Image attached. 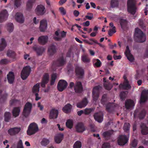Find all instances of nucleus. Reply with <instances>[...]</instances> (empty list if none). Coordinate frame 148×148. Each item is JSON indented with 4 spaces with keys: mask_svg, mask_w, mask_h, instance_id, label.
Segmentation results:
<instances>
[{
    "mask_svg": "<svg viewBox=\"0 0 148 148\" xmlns=\"http://www.w3.org/2000/svg\"><path fill=\"white\" fill-rule=\"evenodd\" d=\"M148 99V90H143L142 91L140 99V103L145 102Z\"/></svg>",
    "mask_w": 148,
    "mask_h": 148,
    "instance_id": "2eb2a0df",
    "label": "nucleus"
},
{
    "mask_svg": "<svg viewBox=\"0 0 148 148\" xmlns=\"http://www.w3.org/2000/svg\"><path fill=\"white\" fill-rule=\"evenodd\" d=\"M47 21L42 20L40 21L39 29L40 32H44L47 28Z\"/></svg>",
    "mask_w": 148,
    "mask_h": 148,
    "instance_id": "a878e982",
    "label": "nucleus"
},
{
    "mask_svg": "<svg viewBox=\"0 0 148 148\" xmlns=\"http://www.w3.org/2000/svg\"><path fill=\"white\" fill-rule=\"evenodd\" d=\"M20 110L19 107H15L12 110V114L13 116L16 117L18 116L19 114Z\"/></svg>",
    "mask_w": 148,
    "mask_h": 148,
    "instance_id": "e433bc0d",
    "label": "nucleus"
},
{
    "mask_svg": "<svg viewBox=\"0 0 148 148\" xmlns=\"http://www.w3.org/2000/svg\"><path fill=\"white\" fill-rule=\"evenodd\" d=\"M8 14L6 10H3L0 13V23H2L7 19Z\"/></svg>",
    "mask_w": 148,
    "mask_h": 148,
    "instance_id": "f3484780",
    "label": "nucleus"
},
{
    "mask_svg": "<svg viewBox=\"0 0 148 148\" xmlns=\"http://www.w3.org/2000/svg\"><path fill=\"white\" fill-rule=\"evenodd\" d=\"M4 120L6 122H9L11 118V113L9 112H6L4 115Z\"/></svg>",
    "mask_w": 148,
    "mask_h": 148,
    "instance_id": "ea45409f",
    "label": "nucleus"
},
{
    "mask_svg": "<svg viewBox=\"0 0 148 148\" xmlns=\"http://www.w3.org/2000/svg\"><path fill=\"white\" fill-rule=\"evenodd\" d=\"M40 84L37 83L34 85L32 88V92L34 94L38 93L39 91Z\"/></svg>",
    "mask_w": 148,
    "mask_h": 148,
    "instance_id": "58836bf2",
    "label": "nucleus"
},
{
    "mask_svg": "<svg viewBox=\"0 0 148 148\" xmlns=\"http://www.w3.org/2000/svg\"><path fill=\"white\" fill-rule=\"evenodd\" d=\"M134 106V101L131 99H127L125 102V106L127 109H132Z\"/></svg>",
    "mask_w": 148,
    "mask_h": 148,
    "instance_id": "5701e85b",
    "label": "nucleus"
},
{
    "mask_svg": "<svg viewBox=\"0 0 148 148\" xmlns=\"http://www.w3.org/2000/svg\"><path fill=\"white\" fill-rule=\"evenodd\" d=\"M33 50L35 52L38 56H41L45 51V49L43 47L36 45H34L32 47Z\"/></svg>",
    "mask_w": 148,
    "mask_h": 148,
    "instance_id": "0eeeda50",
    "label": "nucleus"
},
{
    "mask_svg": "<svg viewBox=\"0 0 148 148\" xmlns=\"http://www.w3.org/2000/svg\"><path fill=\"white\" fill-rule=\"evenodd\" d=\"M120 24L121 28L124 29L127 25V21L126 20L121 19L120 20Z\"/></svg>",
    "mask_w": 148,
    "mask_h": 148,
    "instance_id": "a19ab883",
    "label": "nucleus"
},
{
    "mask_svg": "<svg viewBox=\"0 0 148 148\" xmlns=\"http://www.w3.org/2000/svg\"><path fill=\"white\" fill-rule=\"evenodd\" d=\"M56 77L57 75L56 73H54L51 75L50 82L51 85H52L54 84Z\"/></svg>",
    "mask_w": 148,
    "mask_h": 148,
    "instance_id": "a18cd8bd",
    "label": "nucleus"
},
{
    "mask_svg": "<svg viewBox=\"0 0 148 148\" xmlns=\"http://www.w3.org/2000/svg\"><path fill=\"white\" fill-rule=\"evenodd\" d=\"M75 73L77 78L79 79H83L84 76V70L82 67L76 66L75 69Z\"/></svg>",
    "mask_w": 148,
    "mask_h": 148,
    "instance_id": "39448f33",
    "label": "nucleus"
},
{
    "mask_svg": "<svg viewBox=\"0 0 148 148\" xmlns=\"http://www.w3.org/2000/svg\"><path fill=\"white\" fill-rule=\"evenodd\" d=\"M82 60L83 62L85 63H88L90 61L88 56L86 55H84L82 56Z\"/></svg>",
    "mask_w": 148,
    "mask_h": 148,
    "instance_id": "37998d69",
    "label": "nucleus"
},
{
    "mask_svg": "<svg viewBox=\"0 0 148 148\" xmlns=\"http://www.w3.org/2000/svg\"><path fill=\"white\" fill-rule=\"evenodd\" d=\"M124 81L123 84H121L119 86V87L120 89H123L125 90H128L130 89L131 86L129 84V82L127 79L126 77H124Z\"/></svg>",
    "mask_w": 148,
    "mask_h": 148,
    "instance_id": "ddd939ff",
    "label": "nucleus"
},
{
    "mask_svg": "<svg viewBox=\"0 0 148 148\" xmlns=\"http://www.w3.org/2000/svg\"><path fill=\"white\" fill-rule=\"evenodd\" d=\"M67 84V83L66 81L62 79L60 80L57 85L58 90L59 91L62 92L66 88Z\"/></svg>",
    "mask_w": 148,
    "mask_h": 148,
    "instance_id": "6e6552de",
    "label": "nucleus"
},
{
    "mask_svg": "<svg viewBox=\"0 0 148 148\" xmlns=\"http://www.w3.org/2000/svg\"><path fill=\"white\" fill-rule=\"evenodd\" d=\"M35 11L36 14L38 15H42L46 12L45 6L42 5H38Z\"/></svg>",
    "mask_w": 148,
    "mask_h": 148,
    "instance_id": "9d476101",
    "label": "nucleus"
},
{
    "mask_svg": "<svg viewBox=\"0 0 148 148\" xmlns=\"http://www.w3.org/2000/svg\"><path fill=\"white\" fill-rule=\"evenodd\" d=\"M38 130L37 125L35 123H33L30 124L27 131L28 135H31L35 134Z\"/></svg>",
    "mask_w": 148,
    "mask_h": 148,
    "instance_id": "20e7f679",
    "label": "nucleus"
},
{
    "mask_svg": "<svg viewBox=\"0 0 148 148\" xmlns=\"http://www.w3.org/2000/svg\"><path fill=\"white\" fill-rule=\"evenodd\" d=\"M129 140L126 135H120L119 136L118 139V143L120 145H123L126 144Z\"/></svg>",
    "mask_w": 148,
    "mask_h": 148,
    "instance_id": "1a4fd4ad",
    "label": "nucleus"
},
{
    "mask_svg": "<svg viewBox=\"0 0 148 148\" xmlns=\"http://www.w3.org/2000/svg\"><path fill=\"white\" fill-rule=\"evenodd\" d=\"M66 32L63 31L60 33L61 37L55 36L53 37V38L56 41H60L62 40V38H64L66 37Z\"/></svg>",
    "mask_w": 148,
    "mask_h": 148,
    "instance_id": "c9c22d12",
    "label": "nucleus"
},
{
    "mask_svg": "<svg viewBox=\"0 0 148 148\" xmlns=\"http://www.w3.org/2000/svg\"><path fill=\"white\" fill-rule=\"evenodd\" d=\"M95 120L99 123H101L103 120V114L101 112H97L94 115Z\"/></svg>",
    "mask_w": 148,
    "mask_h": 148,
    "instance_id": "a211bd4d",
    "label": "nucleus"
},
{
    "mask_svg": "<svg viewBox=\"0 0 148 148\" xmlns=\"http://www.w3.org/2000/svg\"><path fill=\"white\" fill-rule=\"evenodd\" d=\"M125 54L127 59L130 62H132L134 60V58L133 56L131 54L130 51L129 49V47L127 45L125 52Z\"/></svg>",
    "mask_w": 148,
    "mask_h": 148,
    "instance_id": "dca6fc26",
    "label": "nucleus"
},
{
    "mask_svg": "<svg viewBox=\"0 0 148 148\" xmlns=\"http://www.w3.org/2000/svg\"><path fill=\"white\" fill-rule=\"evenodd\" d=\"M31 71V68L29 66H27L23 68L21 73V77L23 80H25L27 78Z\"/></svg>",
    "mask_w": 148,
    "mask_h": 148,
    "instance_id": "423d86ee",
    "label": "nucleus"
},
{
    "mask_svg": "<svg viewBox=\"0 0 148 148\" xmlns=\"http://www.w3.org/2000/svg\"><path fill=\"white\" fill-rule=\"evenodd\" d=\"M1 42L0 43V51L3 50L7 46V43L4 38L1 39Z\"/></svg>",
    "mask_w": 148,
    "mask_h": 148,
    "instance_id": "4c0bfd02",
    "label": "nucleus"
},
{
    "mask_svg": "<svg viewBox=\"0 0 148 148\" xmlns=\"http://www.w3.org/2000/svg\"><path fill=\"white\" fill-rule=\"evenodd\" d=\"M146 113V111L143 110L139 113L138 116L140 119H143L145 117Z\"/></svg>",
    "mask_w": 148,
    "mask_h": 148,
    "instance_id": "864d4df0",
    "label": "nucleus"
},
{
    "mask_svg": "<svg viewBox=\"0 0 148 148\" xmlns=\"http://www.w3.org/2000/svg\"><path fill=\"white\" fill-rule=\"evenodd\" d=\"M116 105L114 103H109L106 105V110L109 113H112L115 110Z\"/></svg>",
    "mask_w": 148,
    "mask_h": 148,
    "instance_id": "4468645a",
    "label": "nucleus"
},
{
    "mask_svg": "<svg viewBox=\"0 0 148 148\" xmlns=\"http://www.w3.org/2000/svg\"><path fill=\"white\" fill-rule=\"evenodd\" d=\"M141 132L143 135H146L148 134V127L145 124L142 123L140 125Z\"/></svg>",
    "mask_w": 148,
    "mask_h": 148,
    "instance_id": "c756f323",
    "label": "nucleus"
},
{
    "mask_svg": "<svg viewBox=\"0 0 148 148\" xmlns=\"http://www.w3.org/2000/svg\"><path fill=\"white\" fill-rule=\"evenodd\" d=\"M116 32L115 27H113L112 29H110L108 32V35L111 36L113 33Z\"/></svg>",
    "mask_w": 148,
    "mask_h": 148,
    "instance_id": "603ef678",
    "label": "nucleus"
},
{
    "mask_svg": "<svg viewBox=\"0 0 148 148\" xmlns=\"http://www.w3.org/2000/svg\"><path fill=\"white\" fill-rule=\"evenodd\" d=\"M94 109L92 108H86L84 110V114L85 115H88Z\"/></svg>",
    "mask_w": 148,
    "mask_h": 148,
    "instance_id": "5fc2aeb1",
    "label": "nucleus"
},
{
    "mask_svg": "<svg viewBox=\"0 0 148 148\" xmlns=\"http://www.w3.org/2000/svg\"><path fill=\"white\" fill-rule=\"evenodd\" d=\"M58 114V111L54 108L52 109L50 112L49 118L50 119H56Z\"/></svg>",
    "mask_w": 148,
    "mask_h": 148,
    "instance_id": "6ab92c4d",
    "label": "nucleus"
},
{
    "mask_svg": "<svg viewBox=\"0 0 148 148\" xmlns=\"http://www.w3.org/2000/svg\"><path fill=\"white\" fill-rule=\"evenodd\" d=\"M21 0H15V5L18 7L19 6L21 5Z\"/></svg>",
    "mask_w": 148,
    "mask_h": 148,
    "instance_id": "774afa93",
    "label": "nucleus"
},
{
    "mask_svg": "<svg viewBox=\"0 0 148 148\" xmlns=\"http://www.w3.org/2000/svg\"><path fill=\"white\" fill-rule=\"evenodd\" d=\"M66 125L67 128L69 129H71L73 126V122L70 119H68L66 123Z\"/></svg>",
    "mask_w": 148,
    "mask_h": 148,
    "instance_id": "79ce46f5",
    "label": "nucleus"
},
{
    "mask_svg": "<svg viewBox=\"0 0 148 148\" xmlns=\"http://www.w3.org/2000/svg\"><path fill=\"white\" fill-rule=\"evenodd\" d=\"M110 144L108 143H104L101 147L102 148H110Z\"/></svg>",
    "mask_w": 148,
    "mask_h": 148,
    "instance_id": "69168bd1",
    "label": "nucleus"
},
{
    "mask_svg": "<svg viewBox=\"0 0 148 148\" xmlns=\"http://www.w3.org/2000/svg\"><path fill=\"white\" fill-rule=\"evenodd\" d=\"M82 146L81 142L79 141H77L75 142L73 145V148H81Z\"/></svg>",
    "mask_w": 148,
    "mask_h": 148,
    "instance_id": "8fccbe9b",
    "label": "nucleus"
},
{
    "mask_svg": "<svg viewBox=\"0 0 148 148\" xmlns=\"http://www.w3.org/2000/svg\"><path fill=\"white\" fill-rule=\"evenodd\" d=\"M21 130L20 127H14L11 128L8 131V133L11 136H13L18 134Z\"/></svg>",
    "mask_w": 148,
    "mask_h": 148,
    "instance_id": "b1692460",
    "label": "nucleus"
},
{
    "mask_svg": "<svg viewBox=\"0 0 148 148\" xmlns=\"http://www.w3.org/2000/svg\"><path fill=\"white\" fill-rule=\"evenodd\" d=\"M104 88L106 90H110L111 89V87L110 86V84L108 82H105L103 84Z\"/></svg>",
    "mask_w": 148,
    "mask_h": 148,
    "instance_id": "6e6d98bb",
    "label": "nucleus"
},
{
    "mask_svg": "<svg viewBox=\"0 0 148 148\" xmlns=\"http://www.w3.org/2000/svg\"><path fill=\"white\" fill-rule=\"evenodd\" d=\"M63 138V134L62 133L59 134L54 137L55 141L57 143H60L62 141Z\"/></svg>",
    "mask_w": 148,
    "mask_h": 148,
    "instance_id": "2f4dec72",
    "label": "nucleus"
},
{
    "mask_svg": "<svg viewBox=\"0 0 148 148\" xmlns=\"http://www.w3.org/2000/svg\"><path fill=\"white\" fill-rule=\"evenodd\" d=\"M32 108V105L31 103L28 102H27L24 107L23 112V116L25 118L27 117L31 112Z\"/></svg>",
    "mask_w": 148,
    "mask_h": 148,
    "instance_id": "7ed1b4c3",
    "label": "nucleus"
},
{
    "mask_svg": "<svg viewBox=\"0 0 148 148\" xmlns=\"http://www.w3.org/2000/svg\"><path fill=\"white\" fill-rule=\"evenodd\" d=\"M49 80V75L47 73H45L43 75L41 82L39 84H41L42 87L45 88L46 84L48 82Z\"/></svg>",
    "mask_w": 148,
    "mask_h": 148,
    "instance_id": "aec40b11",
    "label": "nucleus"
},
{
    "mask_svg": "<svg viewBox=\"0 0 148 148\" xmlns=\"http://www.w3.org/2000/svg\"><path fill=\"white\" fill-rule=\"evenodd\" d=\"M7 78L8 83L10 84H13L15 78L14 73L10 72L7 75Z\"/></svg>",
    "mask_w": 148,
    "mask_h": 148,
    "instance_id": "c85d7f7f",
    "label": "nucleus"
},
{
    "mask_svg": "<svg viewBox=\"0 0 148 148\" xmlns=\"http://www.w3.org/2000/svg\"><path fill=\"white\" fill-rule=\"evenodd\" d=\"M106 101V95L104 94L102 97V98L101 100V103L102 104L104 105L105 104Z\"/></svg>",
    "mask_w": 148,
    "mask_h": 148,
    "instance_id": "13d9d810",
    "label": "nucleus"
},
{
    "mask_svg": "<svg viewBox=\"0 0 148 148\" xmlns=\"http://www.w3.org/2000/svg\"><path fill=\"white\" fill-rule=\"evenodd\" d=\"M66 63V60L63 56L58 58L55 62V64L58 66H61L64 65Z\"/></svg>",
    "mask_w": 148,
    "mask_h": 148,
    "instance_id": "4be33fe9",
    "label": "nucleus"
},
{
    "mask_svg": "<svg viewBox=\"0 0 148 148\" xmlns=\"http://www.w3.org/2000/svg\"><path fill=\"white\" fill-rule=\"evenodd\" d=\"M118 5L119 1L118 0H111V6L112 8L117 7Z\"/></svg>",
    "mask_w": 148,
    "mask_h": 148,
    "instance_id": "de8ad7c7",
    "label": "nucleus"
},
{
    "mask_svg": "<svg viewBox=\"0 0 148 148\" xmlns=\"http://www.w3.org/2000/svg\"><path fill=\"white\" fill-rule=\"evenodd\" d=\"M48 39V37L47 36H42L39 37L38 41L40 44L44 45L47 42Z\"/></svg>",
    "mask_w": 148,
    "mask_h": 148,
    "instance_id": "412c9836",
    "label": "nucleus"
},
{
    "mask_svg": "<svg viewBox=\"0 0 148 148\" xmlns=\"http://www.w3.org/2000/svg\"><path fill=\"white\" fill-rule=\"evenodd\" d=\"M112 133L110 131H106L103 133V136L105 140H108L110 139Z\"/></svg>",
    "mask_w": 148,
    "mask_h": 148,
    "instance_id": "f704fd0d",
    "label": "nucleus"
},
{
    "mask_svg": "<svg viewBox=\"0 0 148 148\" xmlns=\"http://www.w3.org/2000/svg\"><path fill=\"white\" fill-rule=\"evenodd\" d=\"M126 96V92L124 91L121 92L120 95V98L122 100L125 99Z\"/></svg>",
    "mask_w": 148,
    "mask_h": 148,
    "instance_id": "bf43d9fd",
    "label": "nucleus"
},
{
    "mask_svg": "<svg viewBox=\"0 0 148 148\" xmlns=\"http://www.w3.org/2000/svg\"><path fill=\"white\" fill-rule=\"evenodd\" d=\"M88 103V101L86 97L84 98L82 101L78 103L77 104V107L82 108L85 107Z\"/></svg>",
    "mask_w": 148,
    "mask_h": 148,
    "instance_id": "bb28decb",
    "label": "nucleus"
},
{
    "mask_svg": "<svg viewBox=\"0 0 148 148\" xmlns=\"http://www.w3.org/2000/svg\"><path fill=\"white\" fill-rule=\"evenodd\" d=\"M131 147H135L137 145V141L136 140L134 139L131 143Z\"/></svg>",
    "mask_w": 148,
    "mask_h": 148,
    "instance_id": "680f3d73",
    "label": "nucleus"
},
{
    "mask_svg": "<svg viewBox=\"0 0 148 148\" xmlns=\"http://www.w3.org/2000/svg\"><path fill=\"white\" fill-rule=\"evenodd\" d=\"M76 93H81L83 90V87L81 82H77L75 84L74 88Z\"/></svg>",
    "mask_w": 148,
    "mask_h": 148,
    "instance_id": "f8f14e48",
    "label": "nucleus"
},
{
    "mask_svg": "<svg viewBox=\"0 0 148 148\" xmlns=\"http://www.w3.org/2000/svg\"><path fill=\"white\" fill-rule=\"evenodd\" d=\"M49 139L46 138H44L42 139L41 143L42 146H45L49 143Z\"/></svg>",
    "mask_w": 148,
    "mask_h": 148,
    "instance_id": "c03bdc74",
    "label": "nucleus"
},
{
    "mask_svg": "<svg viewBox=\"0 0 148 148\" xmlns=\"http://www.w3.org/2000/svg\"><path fill=\"white\" fill-rule=\"evenodd\" d=\"M127 10L129 12L134 15L136 12L135 0H128L127 2Z\"/></svg>",
    "mask_w": 148,
    "mask_h": 148,
    "instance_id": "f03ea898",
    "label": "nucleus"
},
{
    "mask_svg": "<svg viewBox=\"0 0 148 148\" xmlns=\"http://www.w3.org/2000/svg\"><path fill=\"white\" fill-rule=\"evenodd\" d=\"M59 10L60 13L62 15H65L66 14V11L63 7H61L60 8Z\"/></svg>",
    "mask_w": 148,
    "mask_h": 148,
    "instance_id": "338daca9",
    "label": "nucleus"
},
{
    "mask_svg": "<svg viewBox=\"0 0 148 148\" xmlns=\"http://www.w3.org/2000/svg\"><path fill=\"white\" fill-rule=\"evenodd\" d=\"M7 26L8 30L9 32H11L13 31L14 29V26L12 23H8L7 24Z\"/></svg>",
    "mask_w": 148,
    "mask_h": 148,
    "instance_id": "49530a36",
    "label": "nucleus"
},
{
    "mask_svg": "<svg viewBox=\"0 0 148 148\" xmlns=\"http://www.w3.org/2000/svg\"><path fill=\"white\" fill-rule=\"evenodd\" d=\"M36 0H28L26 3V10L30 11L32 9Z\"/></svg>",
    "mask_w": 148,
    "mask_h": 148,
    "instance_id": "7c9ffc66",
    "label": "nucleus"
},
{
    "mask_svg": "<svg viewBox=\"0 0 148 148\" xmlns=\"http://www.w3.org/2000/svg\"><path fill=\"white\" fill-rule=\"evenodd\" d=\"M9 62V60L7 59H4L1 60L0 63L1 64H7Z\"/></svg>",
    "mask_w": 148,
    "mask_h": 148,
    "instance_id": "0e129e2a",
    "label": "nucleus"
},
{
    "mask_svg": "<svg viewBox=\"0 0 148 148\" xmlns=\"http://www.w3.org/2000/svg\"><path fill=\"white\" fill-rule=\"evenodd\" d=\"M15 18L18 22L23 23L24 21V18L23 15L21 13L17 12L15 15Z\"/></svg>",
    "mask_w": 148,
    "mask_h": 148,
    "instance_id": "cd10ccee",
    "label": "nucleus"
},
{
    "mask_svg": "<svg viewBox=\"0 0 148 148\" xmlns=\"http://www.w3.org/2000/svg\"><path fill=\"white\" fill-rule=\"evenodd\" d=\"M76 131L78 132H82L85 130L84 124L82 123H79L75 127Z\"/></svg>",
    "mask_w": 148,
    "mask_h": 148,
    "instance_id": "393cba45",
    "label": "nucleus"
},
{
    "mask_svg": "<svg viewBox=\"0 0 148 148\" xmlns=\"http://www.w3.org/2000/svg\"><path fill=\"white\" fill-rule=\"evenodd\" d=\"M48 53L50 55H53L56 52V48L55 46L52 45L48 49Z\"/></svg>",
    "mask_w": 148,
    "mask_h": 148,
    "instance_id": "72a5a7b5",
    "label": "nucleus"
},
{
    "mask_svg": "<svg viewBox=\"0 0 148 148\" xmlns=\"http://www.w3.org/2000/svg\"><path fill=\"white\" fill-rule=\"evenodd\" d=\"M94 64L97 67H99L101 66V63L100 61L98 59L95 60Z\"/></svg>",
    "mask_w": 148,
    "mask_h": 148,
    "instance_id": "4d7b16f0",
    "label": "nucleus"
},
{
    "mask_svg": "<svg viewBox=\"0 0 148 148\" xmlns=\"http://www.w3.org/2000/svg\"><path fill=\"white\" fill-rule=\"evenodd\" d=\"M99 87L98 86H95L92 90V96L93 100L95 101L97 100L99 97Z\"/></svg>",
    "mask_w": 148,
    "mask_h": 148,
    "instance_id": "9b49d317",
    "label": "nucleus"
},
{
    "mask_svg": "<svg viewBox=\"0 0 148 148\" xmlns=\"http://www.w3.org/2000/svg\"><path fill=\"white\" fill-rule=\"evenodd\" d=\"M85 17L86 19L91 20L93 18V14L91 13H88L87 14V15H86Z\"/></svg>",
    "mask_w": 148,
    "mask_h": 148,
    "instance_id": "052dcab7",
    "label": "nucleus"
},
{
    "mask_svg": "<svg viewBox=\"0 0 148 148\" xmlns=\"http://www.w3.org/2000/svg\"><path fill=\"white\" fill-rule=\"evenodd\" d=\"M17 148H24L22 140H20L17 144Z\"/></svg>",
    "mask_w": 148,
    "mask_h": 148,
    "instance_id": "e2e57ef3",
    "label": "nucleus"
},
{
    "mask_svg": "<svg viewBox=\"0 0 148 148\" xmlns=\"http://www.w3.org/2000/svg\"><path fill=\"white\" fill-rule=\"evenodd\" d=\"M7 55L9 57L14 58L16 54L14 51L9 50L8 51Z\"/></svg>",
    "mask_w": 148,
    "mask_h": 148,
    "instance_id": "09e8293b",
    "label": "nucleus"
},
{
    "mask_svg": "<svg viewBox=\"0 0 148 148\" xmlns=\"http://www.w3.org/2000/svg\"><path fill=\"white\" fill-rule=\"evenodd\" d=\"M130 125L128 123H125L124 125L123 129L125 131L127 132L129 130Z\"/></svg>",
    "mask_w": 148,
    "mask_h": 148,
    "instance_id": "3c124183",
    "label": "nucleus"
},
{
    "mask_svg": "<svg viewBox=\"0 0 148 148\" xmlns=\"http://www.w3.org/2000/svg\"><path fill=\"white\" fill-rule=\"evenodd\" d=\"M134 39L138 42H143L146 40V36L143 32L138 28L135 29Z\"/></svg>",
    "mask_w": 148,
    "mask_h": 148,
    "instance_id": "f257e3e1",
    "label": "nucleus"
},
{
    "mask_svg": "<svg viewBox=\"0 0 148 148\" xmlns=\"http://www.w3.org/2000/svg\"><path fill=\"white\" fill-rule=\"evenodd\" d=\"M72 106L69 103H68L65 105L62 108V110L66 113H69L71 110Z\"/></svg>",
    "mask_w": 148,
    "mask_h": 148,
    "instance_id": "473e14b6",
    "label": "nucleus"
}]
</instances>
